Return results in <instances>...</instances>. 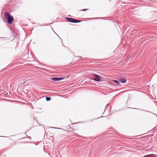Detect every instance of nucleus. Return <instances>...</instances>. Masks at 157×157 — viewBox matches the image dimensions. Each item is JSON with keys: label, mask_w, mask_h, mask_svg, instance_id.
Listing matches in <instances>:
<instances>
[{"label": "nucleus", "mask_w": 157, "mask_h": 157, "mask_svg": "<svg viewBox=\"0 0 157 157\" xmlns=\"http://www.w3.org/2000/svg\"><path fill=\"white\" fill-rule=\"evenodd\" d=\"M87 10V9H84L82 10H81L82 11H85Z\"/></svg>", "instance_id": "nucleus-9"}, {"label": "nucleus", "mask_w": 157, "mask_h": 157, "mask_svg": "<svg viewBox=\"0 0 157 157\" xmlns=\"http://www.w3.org/2000/svg\"><path fill=\"white\" fill-rule=\"evenodd\" d=\"M120 81L121 82L123 83H125L126 81V79L125 78L121 79Z\"/></svg>", "instance_id": "nucleus-6"}, {"label": "nucleus", "mask_w": 157, "mask_h": 157, "mask_svg": "<svg viewBox=\"0 0 157 157\" xmlns=\"http://www.w3.org/2000/svg\"><path fill=\"white\" fill-rule=\"evenodd\" d=\"M66 19L68 21L72 23H79L81 22V21L76 20L72 18L67 17H66Z\"/></svg>", "instance_id": "nucleus-2"}, {"label": "nucleus", "mask_w": 157, "mask_h": 157, "mask_svg": "<svg viewBox=\"0 0 157 157\" xmlns=\"http://www.w3.org/2000/svg\"><path fill=\"white\" fill-rule=\"evenodd\" d=\"M113 81L114 82H116V83H117V84H119V83H120L118 81H117V80H114Z\"/></svg>", "instance_id": "nucleus-8"}, {"label": "nucleus", "mask_w": 157, "mask_h": 157, "mask_svg": "<svg viewBox=\"0 0 157 157\" xmlns=\"http://www.w3.org/2000/svg\"><path fill=\"white\" fill-rule=\"evenodd\" d=\"M67 128L68 132H72L74 130V129L70 127V126H68Z\"/></svg>", "instance_id": "nucleus-5"}, {"label": "nucleus", "mask_w": 157, "mask_h": 157, "mask_svg": "<svg viewBox=\"0 0 157 157\" xmlns=\"http://www.w3.org/2000/svg\"><path fill=\"white\" fill-rule=\"evenodd\" d=\"M93 75L95 77V78L93 79L94 80L98 82H100L101 81V77L98 75L96 74H93Z\"/></svg>", "instance_id": "nucleus-3"}, {"label": "nucleus", "mask_w": 157, "mask_h": 157, "mask_svg": "<svg viewBox=\"0 0 157 157\" xmlns=\"http://www.w3.org/2000/svg\"><path fill=\"white\" fill-rule=\"evenodd\" d=\"M82 58V57H80V56H79V57H78V58H79V59H81V58Z\"/></svg>", "instance_id": "nucleus-10"}, {"label": "nucleus", "mask_w": 157, "mask_h": 157, "mask_svg": "<svg viewBox=\"0 0 157 157\" xmlns=\"http://www.w3.org/2000/svg\"><path fill=\"white\" fill-rule=\"evenodd\" d=\"M5 17L7 19L8 23L11 24L13 20V17L8 12H6L4 13Z\"/></svg>", "instance_id": "nucleus-1"}, {"label": "nucleus", "mask_w": 157, "mask_h": 157, "mask_svg": "<svg viewBox=\"0 0 157 157\" xmlns=\"http://www.w3.org/2000/svg\"><path fill=\"white\" fill-rule=\"evenodd\" d=\"M51 99V98L50 97H46V100L47 101H49Z\"/></svg>", "instance_id": "nucleus-7"}, {"label": "nucleus", "mask_w": 157, "mask_h": 157, "mask_svg": "<svg viewBox=\"0 0 157 157\" xmlns=\"http://www.w3.org/2000/svg\"><path fill=\"white\" fill-rule=\"evenodd\" d=\"M51 79L54 81H59L61 80H63V78L60 77V78H51Z\"/></svg>", "instance_id": "nucleus-4"}]
</instances>
